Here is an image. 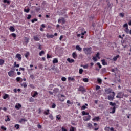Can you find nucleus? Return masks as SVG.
<instances>
[{
    "instance_id": "obj_1",
    "label": "nucleus",
    "mask_w": 131,
    "mask_h": 131,
    "mask_svg": "<svg viewBox=\"0 0 131 131\" xmlns=\"http://www.w3.org/2000/svg\"><path fill=\"white\" fill-rule=\"evenodd\" d=\"M83 51L86 55H92V48H83Z\"/></svg>"
},
{
    "instance_id": "obj_2",
    "label": "nucleus",
    "mask_w": 131,
    "mask_h": 131,
    "mask_svg": "<svg viewBox=\"0 0 131 131\" xmlns=\"http://www.w3.org/2000/svg\"><path fill=\"white\" fill-rule=\"evenodd\" d=\"M112 94V95H108L107 96V99L109 100V101H113V100H114V97H115V92H113Z\"/></svg>"
},
{
    "instance_id": "obj_3",
    "label": "nucleus",
    "mask_w": 131,
    "mask_h": 131,
    "mask_svg": "<svg viewBox=\"0 0 131 131\" xmlns=\"http://www.w3.org/2000/svg\"><path fill=\"white\" fill-rule=\"evenodd\" d=\"M88 116H85L83 117L84 121H89L91 120V116L90 114L87 115Z\"/></svg>"
},
{
    "instance_id": "obj_4",
    "label": "nucleus",
    "mask_w": 131,
    "mask_h": 131,
    "mask_svg": "<svg viewBox=\"0 0 131 131\" xmlns=\"http://www.w3.org/2000/svg\"><path fill=\"white\" fill-rule=\"evenodd\" d=\"M123 96H124L123 93H122V92H119L118 93L117 96H116V97L118 98V99H122V98H123Z\"/></svg>"
},
{
    "instance_id": "obj_5",
    "label": "nucleus",
    "mask_w": 131,
    "mask_h": 131,
    "mask_svg": "<svg viewBox=\"0 0 131 131\" xmlns=\"http://www.w3.org/2000/svg\"><path fill=\"white\" fill-rule=\"evenodd\" d=\"M78 91L80 92H82V94H83L84 93H85L86 92V90L85 89L83 86H80L78 89Z\"/></svg>"
},
{
    "instance_id": "obj_6",
    "label": "nucleus",
    "mask_w": 131,
    "mask_h": 131,
    "mask_svg": "<svg viewBox=\"0 0 131 131\" xmlns=\"http://www.w3.org/2000/svg\"><path fill=\"white\" fill-rule=\"evenodd\" d=\"M58 23H61L62 22V24H65V22L66 21H65V18L61 17L58 20Z\"/></svg>"
},
{
    "instance_id": "obj_7",
    "label": "nucleus",
    "mask_w": 131,
    "mask_h": 131,
    "mask_svg": "<svg viewBox=\"0 0 131 131\" xmlns=\"http://www.w3.org/2000/svg\"><path fill=\"white\" fill-rule=\"evenodd\" d=\"M14 72L13 70H11L10 71L8 72V75L10 77H13L14 76Z\"/></svg>"
},
{
    "instance_id": "obj_8",
    "label": "nucleus",
    "mask_w": 131,
    "mask_h": 131,
    "mask_svg": "<svg viewBox=\"0 0 131 131\" xmlns=\"http://www.w3.org/2000/svg\"><path fill=\"white\" fill-rule=\"evenodd\" d=\"M64 98H65V96L61 94V97L59 98V101H60V102H64V101H65V99H64Z\"/></svg>"
},
{
    "instance_id": "obj_9",
    "label": "nucleus",
    "mask_w": 131,
    "mask_h": 131,
    "mask_svg": "<svg viewBox=\"0 0 131 131\" xmlns=\"http://www.w3.org/2000/svg\"><path fill=\"white\" fill-rule=\"evenodd\" d=\"M87 127L88 128H90V129H92L94 128V126H93V124H92V123H89L87 124Z\"/></svg>"
},
{
    "instance_id": "obj_10",
    "label": "nucleus",
    "mask_w": 131,
    "mask_h": 131,
    "mask_svg": "<svg viewBox=\"0 0 131 131\" xmlns=\"http://www.w3.org/2000/svg\"><path fill=\"white\" fill-rule=\"evenodd\" d=\"M92 120L95 122L96 121H99L100 120V117L97 116V117H95Z\"/></svg>"
},
{
    "instance_id": "obj_11",
    "label": "nucleus",
    "mask_w": 131,
    "mask_h": 131,
    "mask_svg": "<svg viewBox=\"0 0 131 131\" xmlns=\"http://www.w3.org/2000/svg\"><path fill=\"white\" fill-rule=\"evenodd\" d=\"M16 58L18 59V60H20V61H21V60H22V56H21V54H20L19 53H18L16 55Z\"/></svg>"
},
{
    "instance_id": "obj_12",
    "label": "nucleus",
    "mask_w": 131,
    "mask_h": 131,
    "mask_svg": "<svg viewBox=\"0 0 131 131\" xmlns=\"http://www.w3.org/2000/svg\"><path fill=\"white\" fill-rule=\"evenodd\" d=\"M88 106H89V105L88 104V103H85V104H84V105H83V106L81 107V110H85V109H88V107H88Z\"/></svg>"
},
{
    "instance_id": "obj_13",
    "label": "nucleus",
    "mask_w": 131,
    "mask_h": 131,
    "mask_svg": "<svg viewBox=\"0 0 131 131\" xmlns=\"http://www.w3.org/2000/svg\"><path fill=\"white\" fill-rule=\"evenodd\" d=\"M105 92L107 95H109V94H111V93H112L113 92H112V90L110 89H106L105 90Z\"/></svg>"
},
{
    "instance_id": "obj_14",
    "label": "nucleus",
    "mask_w": 131,
    "mask_h": 131,
    "mask_svg": "<svg viewBox=\"0 0 131 131\" xmlns=\"http://www.w3.org/2000/svg\"><path fill=\"white\" fill-rule=\"evenodd\" d=\"M21 104H20V103H18L17 104H16L15 105V108L17 110H19V109H20V108H21Z\"/></svg>"
},
{
    "instance_id": "obj_15",
    "label": "nucleus",
    "mask_w": 131,
    "mask_h": 131,
    "mask_svg": "<svg viewBox=\"0 0 131 131\" xmlns=\"http://www.w3.org/2000/svg\"><path fill=\"white\" fill-rule=\"evenodd\" d=\"M76 50H77V51H79V52H81V48H80V46H79V45H77L76 46Z\"/></svg>"
},
{
    "instance_id": "obj_16",
    "label": "nucleus",
    "mask_w": 131,
    "mask_h": 131,
    "mask_svg": "<svg viewBox=\"0 0 131 131\" xmlns=\"http://www.w3.org/2000/svg\"><path fill=\"white\" fill-rule=\"evenodd\" d=\"M37 95H38L37 91H34V93L33 95H32V96L33 98H36V97H37Z\"/></svg>"
},
{
    "instance_id": "obj_17",
    "label": "nucleus",
    "mask_w": 131,
    "mask_h": 131,
    "mask_svg": "<svg viewBox=\"0 0 131 131\" xmlns=\"http://www.w3.org/2000/svg\"><path fill=\"white\" fill-rule=\"evenodd\" d=\"M101 62L103 66H105V65H108V63L105 61V59L101 60Z\"/></svg>"
},
{
    "instance_id": "obj_18",
    "label": "nucleus",
    "mask_w": 131,
    "mask_h": 131,
    "mask_svg": "<svg viewBox=\"0 0 131 131\" xmlns=\"http://www.w3.org/2000/svg\"><path fill=\"white\" fill-rule=\"evenodd\" d=\"M72 57L74 59H76V58H77V54H76V52L73 53Z\"/></svg>"
},
{
    "instance_id": "obj_19",
    "label": "nucleus",
    "mask_w": 131,
    "mask_h": 131,
    "mask_svg": "<svg viewBox=\"0 0 131 131\" xmlns=\"http://www.w3.org/2000/svg\"><path fill=\"white\" fill-rule=\"evenodd\" d=\"M60 91V90H59L58 88H55L53 90V93H59V92Z\"/></svg>"
},
{
    "instance_id": "obj_20",
    "label": "nucleus",
    "mask_w": 131,
    "mask_h": 131,
    "mask_svg": "<svg viewBox=\"0 0 131 131\" xmlns=\"http://www.w3.org/2000/svg\"><path fill=\"white\" fill-rule=\"evenodd\" d=\"M33 39H34V40H35V41H39V38H38V37L37 36H34L33 37Z\"/></svg>"
},
{
    "instance_id": "obj_21",
    "label": "nucleus",
    "mask_w": 131,
    "mask_h": 131,
    "mask_svg": "<svg viewBox=\"0 0 131 131\" xmlns=\"http://www.w3.org/2000/svg\"><path fill=\"white\" fill-rule=\"evenodd\" d=\"M9 30H10V31H12V32H14V31H15V28H14V27L11 26V27L9 28Z\"/></svg>"
},
{
    "instance_id": "obj_22",
    "label": "nucleus",
    "mask_w": 131,
    "mask_h": 131,
    "mask_svg": "<svg viewBox=\"0 0 131 131\" xmlns=\"http://www.w3.org/2000/svg\"><path fill=\"white\" fill-rule=\"evenodd\" d=\"M119 58V55H117L113 57V61H117V59Z\"/></svg>"
},
{
    "instance_id": "obj_23",
    "label": "nucleus",
    "mask_w": 131,
    "mask_h": 131,
    "mask_svg": "<svg viewBox=\"0 0 131 131\" xmlns=\"http://www.w3.org/2000/svg\"><path fill=\"white\" fill-rule=\"evenodd\" d=\"M25 42L27 44L29 42V39L26 37H25Z\"/></svg>"
},
{
    "instance_id": "obj_24",
    "label": "nucleus",
    "mask_w": 131,
    "mask_h": 131,
    "mask_svg": "<svg viewBox=\"0 0 131 131\" xmlns=\"http://www.w3.org/2000/svg\"><path fill=\"white\" fill-rule=\"evenodd\" d=\"M58 62H59V61L58 60V58H54L53 60V64H56L58 63Z\"/></svg>"
},
{
    "instance_id": "obj_25",
    "label": "nucleus",
    "mask_w": 131,
    "mask_h": 131,
    "mask_svg": "<svg viewBox=\"0 0 131 131\" xmlns=\"http://www.w3.org/2000/svg\"><path fill=\"white\" fill-rule=\"evenodd\" d=\"M9 95L6 94L4 95L3 99L4 100H6L7 99H8V98H9Z\"/></svg>"
},
{
    "instance_id": "obj_26",
    "label": "nucleus",
    "mask_w": 131,
    "mask_h": 131,
    "mask_svg": "<svg viewBox=\"0 0 131 131\" xmlns=\"http://www.w3.org/2000/svg\"><path fill=\"white\" fill-rule=\"evenodd\" d=\"M109 104L111 106H112V107H115V106H116V103H115V102L113 103L112 102H110Z\"/></svg>"
},
{
    "instance_id": "obj_27",
    "label": "nucleus",
    "mask_w": 131,
    "mask_h": 131,
    "mask_svg": "<svg viewBox=\"0 0 131 131\" xmlns=\"http://www.w3.org/2000/svg\"><path fill=\"white\" fill-rule=\"evenodd\" d=\"M49 113H50V110L47 109L46 111L44 112V114H45V115H48Z\"/></svg>"
},
{
    "instance_id": "obj_28",
    "label": "nucleus",
    "mask_w": 131,
    "mask_h": 131,
    "mask_svg": "<svg viewBox=\"0 0 131 131\" xmlns=\"http://www.w3.org/2000/svg\"><path fill=\"white\" fill-rule=\"evenodd\" d=\"M67 61H69L70 63H73L74 62V59H70V58H68Z\"/></svg>"
},
{
    "instance_id": "obj_29",
    "label": "nucleus",
    "mask_w": 131,
    "mask_h": 131,
    "mask_svg": "<svg viewBox=\"0 0 131 131\" xmlns=\"http://www.w3.org/2000/svg\"><path fill=\"white\" fill-rule=\"evenodd\" d=\"M4 63H5V60H4V59H0V65L1 66L4 65Z\"/></svg>"
},
{
    "instance_id": "obj_30",
    "label": "nucleus",
    "mask_w": 131,
    "mask_h": 131,
    "mask_svg": "<svg viewBox=\"0 0 131 131\" xmlns=\"http://www.w3.org/2000/svg\"><path fill=\"white\" fill-rule=\"evenodd\" d=\"M14 127L16 128V129H19L20 128V125L16 124L15 125Z\"/></svg>"
},
{
    "instance_id": "obj_31",
    "label": "nucleus",
    "mask_w": 131,
    "mask_h": 131,
    "mask_svg": "<svg viewBox=\"0 0 131 131\" xmlns=\"http://www.w3.org/2000/svg\"><path fill=\"white\" fill-rule=\"evenodd\" d=\"M21 85L24 88H27V84H26V82L23 83L22 84H21Z\"/></svg>"
},
{
    "instance_id": "obj_32",
    "label": "nucleus",
    "mask_w": 131,
    "mask_h": 131,
    "mask_svg": "<svg viewBox=\"0 0 131 131\" xmlns=\"http://www.w3.org/2000/svg\"><path fill=\"white\" fill-rule=\"evenodd\" d=\"M39 56H41L42 55H45V51L43 50H42L41 52L39 53Z\"/></svg>"
},
{
    "instance_id": "obj_33",
    "label": "nucleus",
    "mask_w": 131,
    "mask_h": 131,
    "mask_svg": "<svg viewBox=\"0 0 131 131\" xmlns=\"http://www.w3.org/2000/svg\"><path fill=\"white\" fill-rule=\"evenodd\" d=\"M124 31L127 34L129 33V29H128V28H126L124 30Z\"/></svg>"
},
{
    "instance_id": "obj_34",
    "label": "nucleus",
    "mask_w": 131,
    "mask_h": 131,
    "mask_svg": "<svg viewBox=\"0 0 131 131\" xmlns=\"http://www.w3.org/2000/svg\"><path fill=\"white\" fill-rule=\"evenodd\" d=\"M82 115H89V113L85 112V111H83L82 112Z\"/></svg>"
},
{
    "instance_id": "obj_35",
    "label": "nucleus",
    "mask_w": 131,
    "mask_h": 131,
    "mask_svg": "<svg viewBox=\"0 0 131 131\" xmlns=\"http://www.w3.org/2000/svg\"><path fill=\"white\" fill-rule=\"evenodd\" d=\"M3 3H7L8 5H10L11 1L10 0H4Z\"/></svg>"
},
{
    "instance_id": "obj_36",
    "label": "nucleus",
    "mask_w": 131,
    "mask_h": 131,
    "mask_svg": "<svg viewBox=\"0 0 131 131\" xmlns=\"http://www.w3.org/2000/svg\"><path fill=\"white\" fill-rule=\"evenodd\" d=\"M97 81H98L99 84H102V79H101L100 78H98Z\"/></svg>"
},
{
    "instance_id": "obj_37",
    "label": "nucleus",
    "mask_w": 131,
    "mask_h": 131,
    "mask_svg": "<svg viewBox=\"0 0 131 131\" xmlns=\"http://www.w3.org/2000/svg\"><path fill=\"white\" fill-rule=\"evenodd\" d=\"M116 109V107L115 106H114L113 109H112V111L111 112V113H115V110Z\"/></svg>"
},
{
    "instance_id": "obj_38",
    "label": "nucleus",
    "mask_w": 131,
    "mask_h": 131,
    "mask_svg": "<svg viewBox=\"0 0 131 131\" xmlns=\"http://www.w3.org/2000/svg\"><path fill=\"white\" fill-rule=\"evenodd\" d=\"M68 80H71V81H74V80H75V79H74V78H71V77H69Z\"/></svg>"
},
{
    "instance_id": "obj_39",
    "label": "nucleus",
    "mask_w": 131,
    "mask_h": 131,
    "mask_svg": "<svg viewBox=\"0 0 131 131\" xmlns=\"http://www.w3.org/2000/svg\"><path fill=\"white\" fill-rule=\"evenodd\" d=\"M24 12H25L26 13H29V11H30V9L29 8H27V9H25L24 10Z\"/></svg>"
},
{
    "instance_id": "obj_40",
    "label": "nucleus",
    "mask_w": 131,
    "mask_h": 131,
    "mask_svg": "<svg viewBox=\"0 0 131 131\" xmlns=\"http://www.w3.org/2000/svg\"><path fill=\"white\" fill-rule=\"evenodd\" d=\"M83 81H84V82H89V79L86 78H84L83 79Z\"/></svg>"
},
{
    "instance_id": "obj_41",
    "label": "nucleus",
    "mask_w": 131,
    "mask_h": 131,
    "mask_svg": "<svg viewBox=\"0 0 131 131\" xmlns=\"http://www.w3.org/2000/svg\"><path fill=\"white\" fill-rule=\"evenodd\" d=\"M75 130V128L74 127L71 126L70 127V131H74Z\"/></svg>"
},
{
    "instance_id": "obj_42",
    "label": "nucleus",
    "mask_w": 131,
    "mask_h": 131,
    "mask_svg": "<svg viewBox=\"0 0 131 131\" xmlns=\"http://www.w3.org/2000/svg\"><path fill=\"white\" fill-rule=\"evenodd\" d=\"M82 72H83V69H80L79 70V73L80 74H82Z\"/></svg>"
},
{
    "instance_id": "obj_43",
    "label": "nucleus",
    "mask_w": 131,
    "mask_h": 131,
    "mask_svg": "<svg viewBox=\"0 0 131 131\" xmlns=\"http://www.w3.org/2000/svg\"><path fill=\"white\" fill-rule=\"evenodd\" d=\"M101 89V87L98 85L96 86L95 90L96 91H98V90H100Z\"/></svg>"
},
{
    "instance_id": "obj_44",
    "label": "nucleus",
    "mask_w": 131,
    "mask_h": 131,
    "mask_svg": "<svg viewBox=\"0 0 131 131\" xmlns=\"http://www.w3.org/2000/svg\"><path fill=\"white\" fill-rule=\"evenodd\" d=\"M31 22L32 23H34V22H37V19L34 18L33 19H32Z\"/></svg>"
},
{
    "instance_id": "obj_45",
    "label": "nucleus",
    "mask_w": 131,
    "mask_h": 131,
    "mask_svg": "<svg viewBox=\"0 0 131 131\" xmlns=\"http://www.w3.org/2000/svg\"><path fill=\"white\" fill-rule=\"evenodd\" d=\"M97 66H98V67L100 69H101V68H102V66L101 65V64L99 62H97Z\"/></svg>"
},
{
    "instance_id": "obj_46",
    "label": "nucleus",
    "mask_w": 131,
    "mask_h": 131,
    "mask_svg": "<svg viewBox=\"0 0 131 131\" xmlns=\"http://www.w3.org/2000/svg\"><path fill=\"white\" fill-rule=\"evenodd\" d=\"M29 102H34V99H33L32 97H31L29 98Z\"/></svg>"
},
{
    "instance_id": "obj_47",
    "label": "nucleus",
    "mask_w": 131,
    "mask_h": 131,
    "mask_svg": "<svg viewBox=\"0 0 131 131\" xmlns=\"http://www.w3.org/2000/svg\"><path fill=\"white\" fill-rule=\"evenodd\" d=\"M49 117L51 120H53L54 119V117L53 116V115H50L49 116Z\"/></svg>"
},
{
    "instance_id": "obj_48",
    "label": "nucleus",
    "mask_w": 131,
    "mask_h": 131,
    "mask_svg": "<svg viewBox=\"0 0 131 131\" xmlns=\"http://www.w3.org/2000/svg\"><path fill=\"white\" fill-rule=\"evenodd\" d=\"M1 128V129H3V130H7V128L5 127L4 126H2Z\"/></svg>"
},
{
    "instance_id": "obj_49",
    "label": "nucleus",
    "mask_w": 131,
    "mask_h": 131,
    "mask_svg": "<svg viewBox=\"0 0 131 131\" xmlns=\"http://www.w3.org/2000/svg\"><path fill=\"white\" fill-rule=\"evenodd\" d=\"M104 130L105 131H110V128L108 127H105L104 128Z\"/></svg>"
},
{
    "instance_id": "obj_50",
    "label": "nucleus",
    "mask_w": 131,
    "mask_h": 131,
    "mask_svg": "<svg viewBox=\"0 0 131 131\" xmlns=\"http://www.w3.org/2000/svg\"><path fill=\"white\" fill-rule=\"evenodd\" d=\"M119 16H120L121 18H123V17H124V13H120L119 14Z\"/></svg>"
},
{
    "instance_id": "obj_51",
    "label": "nucleus",
    "mask_w": 131,
    "mask_h": 131,
    "mask_svg": "<svg viewBox=\"0 0 131 131\" xmlns=\"http://www.w3.org/2000/svg\"><path fill=\"white\" fill-rule=\"evenodd\" d=\"M54 88V85L53 84H50L49 86V90H52Z\"/></svg>"
},
{
    "instance_id": "obj_52",
    "label": "nucleus",
    "mask_w": 131,
    "mask_h": 131,
    "mask_svg": "<svg viewBox=\"0 0 131 131\" xmlns=\"http://www.w3.org/2000/svg\"><path fill=\"white\" fill-rule=\"evenodd\" d=\"M16 80L18 82H19V81H20V80H21V78H20V77H17L16 78Z\"/></svg>"
},
{
    "instance_id": "obj_53",
    "label": "nucleus",
    "mask_w": 131,
    "mask_h": 131,
    "mask_svg": "<svg viewBox=\"0 0 131 131\" xmlns=\"http://www.w3.org/2000/svg\"><path fill=\"white\" fill-rule=\"evenodd\" d=\"M56 118L57 119V120H60L61 119V116L60 115H57L56 116Z\"/></svg>"
},
{
    "instance_id": "obj_54",
    "label": "nucleus",
    "mask_w": 131,
    "mask_h": 131,
    "mask_svg": "<svg viewBox=\"0 0 131 131\" xmlns=\"http://www.w3.org/2000/svg\"><path fill=\"white\" fill-rule=\"evenodd\" d=\"M23 121H27V120H26V119H21L19 120V122H23Z\"/></svg>"
},
{
    "instance_id": "obj_55",
    "label": "nucleus",
    "mask_w": 131,
    "mask_h": 131,
    "mask_svg": "<svg viewBox=\"0 0 131 131\" xmlns=\"http://www.w3.org/2000/svg\"><path fill=\"white\" fill-rule=\"evenodd\" d=\"M93 61H95V62H97V61H98V59H97L96 57H93Z\"/></svg>"
},
{
    "instance_id": "obj_56",
    "label": "nucleus",
    "mask_w": 131,
    "mask_h": 131,
    "mask_svg": "<svg viewBox=\"0 0 131 131\" xmlns=\"http://www.w3.org/2000/svg\"><path fill=\"white\" fill-rule=\"evenodd\" d=\"M61 80H62V81H66V77H62L61 78Z\"/></svg>"
},
{
    "instance_id": "obj_57",
    "label": "nucleus",
    "mask_w": 131,
    "mask_h": 131,
    "mask_svg": "<svg viewBox=\"0 0 131 131\" xmlns=\"http://www.w3.org/2000/svg\"><path fill=\"white\" fill-rule=\"evenodd\" d=\"M29 56V52H27L25 54V57L26 58H28V56Z\"/></svg>"
},
{
    "instance_id": "obj_58",
    "label": "nucleus",
    "mask_w": 131,
    "mask_h": 131,
    "mask_svg": "<svg viewBox=\"0 0 131 131\" xmlns=\"http://www.w3.org/2000/svg\"><path fill=\"white\" fill-rule=\"evenodd\" d=\"M52 108L53 109H55V108H56V104L53 103V104H52Z\"/></svg>"
},
{
    "instance_id": "obj_59",
    "label": "nucleus",
    "mask_w": 131,
    "mask_h": 131,
    "mask_svg": "<svg viewBox=\"0 0 131 131\" xmlns=\"http://www.w3.org/2000/svg\"><path fill=\"white\" fill-rule=\"evenodd\" d=\"M123 27H126V28H128V25H127V24H125L123 25Z\"/></svg>"
},
{
    "instance_id": "obj_60",
    "label": "nucleus",
    "mask_w": 131,
    "mask_h": 131,
    "mask_svg": "<svg viewBox=\"0 0 131 131\" xmlns=\"http://www.w3.org/2000/svg\"><path fill=\"white\" fill-rule=\"evenodd\" d=\"M38 47V49L39 50H42V48L41 47V45L39 44Z\"/></svg>"
},
{
    "instance_id": "obj_61",
    "label": "nucleus",
    "mask_w": 131,
    "mask_h": 131,
    "mask_svg": "<svg viewBox=\"0 0 131 131\" xmlns=\"http://www.w3.org/2000/svg\"><path fill=\"white\" fill-rule=\"evenodd\" d=\"M96 58H98V59H100V53H97V54H96Z\"/></svg>"
},
{
    "instance_id": "obj_62",
    "label": "nucleus",
    "mask_w": 131,
    "mask_h": 131,
    "mask_svg": "<svg viewBox=\"0 0 131 131\" xmlns=\"http://www.w3.org/2000/svg\"><path fill=\"white\" fill-rule=\"evenodd\" d=\"M11 35L13 37H14V38L17 37V35H16V34L15 33L11 34Z\"/></svg>"
},
{
    "instance_id": "obj_63",
    "label": "nucleus",
    "mask_w": 131,
    "mask_h": 131,
    "mask_svg": "<svg viewBox=\"0 0 131 131\" xmlns=\"http://www.w3.org/2000/svg\"><path fill=\"white\" fill-rule=\"evenodd\" d=\"M83 67L84 69H88V67H89V65L86 64L84 66H83Z\"/></svg>"
},
{
    "instance_id": "obj_64",
    "label": "nucleus",
    "mask_w": 131,
    "mask_h": 131,
    "mask_svg": "<svg viewBox=\"0 0 131 131\" xmlns=\"http://www.w3.org/2000/svg\"><path fill=\"white\" fill-rule=\"evenodd\" d=\"M62 131H67V129L64 128V127H62L61 128Z\"/></svg>"
}]
</instances>
